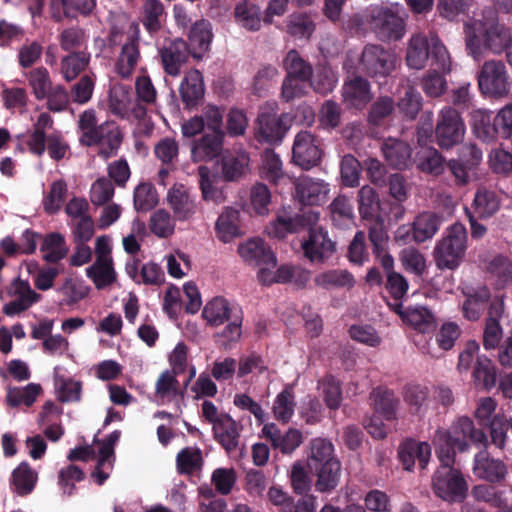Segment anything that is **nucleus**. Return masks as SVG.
Returning <instances> with one entry per match:
<instances>
[{"instance_id": "nucleus-41", "label": "nucleus", "mask_w": 512, "mask_h": 512, "mask_svg": "<svg viewBox=\"0 0 512 512\" xmlns=\"http://www.w3.org/2000/svg\"><path fill=\"white\" fill-rule=\"evenodd\" d=\"M283 63L287 72L286 77L299 79L300 81H311L313 68L310 63L300 56L297 50H290L286 54Z\"/></svg>"}, {"instance_id": "nucleus-23", "label": "nucleus", "mask_w": 512, "mask_h": 512, "mask_svg": "<svg viewBox=\"0 0 512 512\" xmlns=\"http://www.w3.org/2000/svg\"><path fill=\"white\" fill-rule=\"evenodd\" d=\"M238 253L245 262L256 265H276V256L262 239H250L238 247Z\"/></svg>"}, {"instance_id": "nucleus-24", "label": "nucleus", "mask_w": 512, "mask_h": 512, "mask_svg": "<svg viewBox=\"0 0 512 512\" xmlns=\"http://www.w3.org/2000/svg\"><path fill=\"white\" fill-rule=\"evenodd\" d=\"M212 38L213 33L210 22L205 19L196 21L191 26L188 34L189 41L187 43L191 56L196 59H201L209 50Z\"/></svg>"}, {"instance_id": "nucleus-20", "label": "nucleus", "mask_w": 512, "mask_h": 512, "mask_svg": "<svg viewBox=\"0 0 512 512\" xmlns=\"http://www.w3.org/2000/svg\"><path fill=\"white\" fill-rule=\"evenodd\" d=\"M381 151L388 165L394 169L405 170L413 164L412 148L405 141L388 138L383 142Z\"/></svg>"}, {"instance_id": "nucleus-19", "label": "nucleus", "mask_w": 512, "mask_h": 512, "mask_svg": "<svg viewBox=\"0 0 512 512\" xmlns=\"http://www.w3.org/2000/svg\"><path fill=\"white\" fill-rule=\"evenodd\" d=\"M224 132H206L192 143L191 157L193 162L211 161L223 150Z\"/></svg>"}, {"instance_id": "nucleus-48", "label": "nucleus", "mask_w": 512, "mask_h": 512, "mask_svg": "<svg viewBox=\"0 0 512 512\" xmlns=\"http://www.w3.org/2000/svg\"><path fill=\"white\" fill-rule=\"evenodd\" d=\"M177 376L170 370H165L159 375L155 383V395L162 402H170L177 396L182 395Z\"/></svg>"}, {"instance_id": "nucleus-53", "label": "nucleus", "mask_w": 512, "mask_h": 512, "mask_svg": "<svg viewBox=\"0 0 512 512\" xmlns=\"http://www.w3.org/2000/svg\"><path fill=\"white\" fill-rule=\"evenodd\" d=\"M335 460L338 459L334 455V446L330 441L323 438H315L311 441V454L307 460L309 469Z\"/></svg>"}, {"instance_id": "nucleus-46", "label": "nucleus", "mask_w": 512, "mask_h": 512, "mask_svg": "<svg viewBox=\"0 0 512 512\" xmlns=\"http://www.w3.org/2000/svg\"><path fill=\"white\" fill-rule=\"evenodd\" d=\"M32 94L38 100H44L53 86L49 71L45 67H37L25 74Z\"/></svg>"}, {"instance_id": "nucleus-39", "label": "nucleus", "mask_w": 512, "mask_h": 512, "mask_svg": "<svg viewBox=\"0 0 512 512\" xmlns=\"http://www.w3.org/2000/svg\"><path fill=\"white\" fill-rule=\"evenodd\" d=\"M86 275L93 281L97 289H103L116 281L112 259L97 257L94 264L86 269Z\"/></svg>"}, {"instance_id": "nucleus-40", "label": "nucleus", "mask_w": 512, "mask_h": 512, "mask_svg": "<svg viewBox=\"0 0 512 512\" xmlns=\"http://www.w3.org/2000/svg\"><path fill=\"white\" fill-rule=\"evenodd\" d=\"M40 250L44 253L43 259L48 263H57L64 259L68 253L65 238L58 232L46 234Z\"/></svg>"}, {"instance_id": "nucleus-56", "label": "nucleus", "mask_w": 512, "mask_h": 512, "mask_svg": "<svg viewBox=\"0 0 512 512\" xmlns=\"http://www.w3.org/2000/svg\"><path fill=\"white\" fill-rule=\"evenodd\" d=\"M329 211L335 226L342 227L353 220V208L345 195H338L329 205Z\"/></svg>"}, {"instance_id": "nucleus-45", "label": "nucleus", "mask_w": 512, "mask_h": 512, "mask_svg": "<svg viewBox=\"0 0 512 512\" xmlns=\"http://www.w3.org/2000/svg\"><path fill=\"white\" fill-rule=\"evenodd\" d=\"M372 395L375 412L382 416L386 421L395 420L399 400L395 397L394 392L388 389H376Z\"/></svg>"}, {"instance_id": "nucleus-43", "label": "nucleus", "mask_w": 512, "mask_h": 512, "mask_svg": "<svg viewBox=\"0 0 512 512\" xmlns=\"http://www.w3.org/2000/svg\"><path fill=\"white\" fill-rule=\"evenodd\" d=\"M90 54L84 51L71 52L61 60V74L65 81L76 79L88 66Z\"/></svg>"}, {"instance_id": "nucleus-22", "label": "nucleus", "mask_w": 512, "mask_h": 512, "mask_svg": "<svg viewBox=\"0 0 512 512\" xmlns=\"http://www.w3.org/2000/svg\"><path fill=\"white\" fill-rule=\"evenodd\" d=\"M214 439L231 453L239 445L240 429L237 422L227 413H222L220 419L212 426Z\"/></svg>"}, {"instance_id": "nucleus-58", "label": "nucleus", "mask_w": 512, "mask_h": 512, "mask_svg": "<svg viewBox=\"0 0 512 512\" xmlns=\"http://www.w3.org/2000/svg\"><path fill=\"white\" fill-rule=\"evenodd\" d=\"M67 191V184L64 180L54 181L43 199L44 211L49 215L57 213L65 202Z\"/></svg>"}, {"instance_id": "nucleus-59", "label": "nucleus", "mask_w": 512, "mask_h": 512, "mask_svg": "<svg viewBox=\"0 0 512 512\" xmlns=\"http://www.w3.org/2000/svg\"><path fill=\"white\" fill-rule=\"evenodd\" d=\"M429 60L433 70L441 71L442 73L450 72V55L437 36H431Z\"/></svg>"}, {"instance_id": "nucleus-29", "label": "nucleus", "mask_w": 512, "mask_h": 512, "mask_svg": "<svg viewBox=\"0 0 512 512\" xmlns=\"http://www.w3.org/2000/svg\"><path fill=\"white\" fill-rule=\"evenodd\" d=\"M431 37L423 34L413 35L409 41L406 62L410 68L422 69L429 60Z\"/></svg>"}, {"instance_id": "nucleus-15", "label": "nucleus", "mask_w": 512, "mask_h": 512, "mask_svg": "<svg viewBox=\"0 0 512 512\" xmlns=\"http://www.w3.org/2000/svg\"><path fill=\"white\" fill-rule=\"evenodd\" d=\"M159 54L164 71L173 77L180 74L181 67L191 56L188 43L181 38H176L164 44L159 50Z\"/></svg>"}, {"instance_id": "nucleus-54", "label": "nucleus", "mask_w": 512, "mask_h": 512, "mask_svg": "<svg viewBox=\"0 0 512 512\" xmlns=\"http://www.w3.org/2000/svg\"><path fill=\"white\" fill-rule=\"evenodd\" d=\"M134 208L137 212H148L158 204V194L151 183H140L134 190Z\"/></svg>"}, {"instance_id": "nucleus-14", "label": "nucleus", "mask_w": 512, "mask_h": 512, "mask_svg": "<svg viewBox=\"0 0 512 512\" xmlns=\"http://www.w3.org/2000/svg\"><path fill=\"white\" fill-rule=\"evenodd\" d=\"M262 434L270 442L273 449L284 455L292 454L304 441L303 433L296 428H289L282 433L275 423H267L262 428Z\"/></svg>"}, {"instance_id": "nucleus-32", "label": "nucleus", "mask_w": 512, "mask_h": 512, "mask_svg": "<svg viewBox=\"0 0 512 512\" xmlns=\"http://www.w3.org/2000/svg\"><path fill=\"white\" fill-rule=\"evenodd\" d=\"M471 127L476 137L484 142H493L498 139L494 116L491 111L474 110L471 113Z\"/></svg>"}, {"instance_id": "nucleus-38", "label": "nucleus", "mask_w": 512, "mask_h": 512, "mask_svg": "<svg viewBox=\"0 0 512 512\" xmlns=\"http://www.w3.org/2000/svg\"><path fill=\"white\" fill-rule=\"evenodd\" d=\"M239 211L233 208H226L216 221L215 230L217 237L224 243H229L240 236L238 226Z\"/></svg>"}, {"instance_id": "nucleus-42", "label": "nucleus", "mask_w": 512, "mask_h": 512, "mask_svg": "<svg viewBox=\"0 0 512 512\" xmlns=\"http://www.w3.org/2000/svg\"><path fill=\"white\" fill-rule=\"evenodd\" d=\"M440 218L432 212L419 214L413 222V239L422 243L432 238L439 229Z\"/></svg>"}, {"instance_id": "nucleus-5", "label": "nucleus", "mask_w": 512, "mask_h": 512, "mask_svg": "<svg viewBox=\"0 0 512 512\" xmlns=\"http://www.w3.org/2000/svg\"><path fill=\"white\" fill-rule=\"evenodd\" d=\"M467 248V230L461 223H454L434 249V260L441 270H454L459 265Z\"/></svg>"}, {"instance_id": "nucleus-3", "label": "nucleus", "mask_w": 512, "mask_h": 512, "mask_svg": "<svg viewBox=\"0 0 512 512\" xmlns=\"http://www.w3.org/2000/svg\"><path fill=\"white\" fill-rule=\"evenodd\" d=\"M483 19L477 20L466 37L468 53L478 60L485 48L494 54H501L512 42L511 32L504 25L498 23V16L491 8L484 10Z\"/></svg>"}, {"instance_id": "nucleus-44", "label": "nucleus", "mask_w": 512, "mask_h": 512, "mask_svg": "<svg viewBox=\"0 0 512 512\" xmlns=\"http://www.w3.org/2000/svg\"><path fill=\"white\" fill-rule=\"evenodd\" d=\"M260 174L263 179L273 184L284 177L282 160L273 149L267 148L261 154Z\"/></svg>"}, {"instance_id": "nucleus-30", "label": "nucleus", "mask_w": 512, "mask_h": 512, "mask_svg": "<svg viewBox=\"0 0 512 512\" xmlns=\"http://www.w3.org/2000/svg\"><path fill=\"white\" fill-rule=\"evenodd\" d=\"M417 452L422 458L421 469H425L431 457V447L427 442L407 439L399 446L398 457L405 470L411 471L413 469L412 454Z\"/></svg>"}, {"instance_id": "nucleus-11", "label": "nucleus", "mask_w": 512, "mask_h": 512, "mask_svg": "<svg viewBox=\"0 0 512 512\" xmlns=\"http://www.w3.org/2000/svg\"><path fill=\"white\" fill-rule=\"evenodd\" d=\"M322 154L321 141L316 135L306 130L296 134L292 147L294 164L309 170L320 163Z\"/></svg>"}, {"instance_id": "nucleus-13", "label": "nucleus", "mask_w": 512, "mask_h": 512, "mask_svg": "<svg viewBox=\"0 0 512 512\" xmlns=\"http://www.w3.org/2000/svg\"><path fill=\"white\" fill-rule=\"evenodd\" d=\"M473 473L489 484H500L508 476V467L501 459L492 457L487 451H480L474 457Z\"/></svg>"}, {"instance_id": "nucleus-26", "label": "nucleus", "mask_w": 512, "mask_h": 512, "mask_svg": "<svg viewBox=\"0 0 512 512\" xmlns=\"http://www.w3.org/2000/svg\"><path fill=\"white\" fill-rule=\"evenodd\" d=\"M309 470L317 477L315 488L318 492L329 493L338 486L341 474L339 460L328 461Z\"/></svg>"}, {"instance_id": "nucleus-9", "label": "nucleus", "mask_w": 512, "mask_h": 512, "mask_svg": "<svg viewBox=\"0 0 512 512\" xmlns=\"http://www.w3.org/2000/svg\"><path fill=\"white\" fill-rule=\"evenodd\" d=\"M291 125L288 114L278 115L274 108L263 106L256 119V139L261 143L280 144Z\"/></svg>"}, {"instance_id": "nucleus-1", "label": "nucleus", "mask_w": 512, "mask_h": 512, "mask_svg": "<svg viewBox=\"0 0 512 512\" xmlns=\"http://www.w3.org/2000/svg\"><path fill=\"white\" fill-rule=\"evenodd\" d=\"M433 443L441 463L433 476V491L444 501L462 503L468 495V483L462 473L453 467L456 451L466 452L471 445L486 448L487 435L482 429L475 427L471 418L462 416L449 430H436Z\"/></svg>"}, {"instance_id": "nucleus-37", "label": "nucleus", "mask_w": 512, "mask_h": 512, "mask_svg": "<svg viewBox=\"0 0 512 512\" xmlns=\"http://www.w3.org/2000/svg\"><path fill=\"white\" fill-rule=\"evenodd\" d=\"M37 480V472L27 462H21L11 475L13 491L19 496H26L32 493Z\"/></svg>"}, {"instance_id": "nucleus-55", "label": "nucleus", "mask_w": 512, "mask_h": 512, "mask_svg": "<svg viewBox=\"0 0 512 512\" xmlns=\"http://www.w3.org/2000/svg\"><path fill=\"white\" fill-rule=\"evenodd\" d=\"M57 291L65 297L61 304L72 306L86 298L90 289L83 282L69 277L65 279Z\"/></svg>"}, {"instance_id": "nucleus-12", "label": "nucleus", "mask_w": 512, "mask_h": 512, "mask_svg": "<svg viewBox=\"0 0 512 512\" xmlns=\"http://www.w3.org/2000/svg\"><path fill=\"white\" fill-rule=\"evenodd\" d=\"M505 296H497L488 306L483 330V347L486 350L495 349L503 338V328L500 324L505 313Z\"/></svg>"}, {"instance_id": "nucleus-6", "label": "nucleus", "mask_w": 512, "mask_h": 512, "mask_svg": "<svg viewBox=\"0 0 512 512\" xmlns=\"http://www.w3.org/2000/svg\"><path fill=\"white\" fill-rule=\"evenodd\" d=\"M365 23L382 42L401 40L405 35V21L397 11L382 5L371 7L365 15Z\"/></svg>"}, {"instance_id": "nucleus-4", "label": "nucleus", "mask_w": 512, "mask_h": 512, "mask_svg": "<svg viewBox=\"0 0 512 512\" xmlns=\"http://www.w3.org/2000/svg\"><path fill=\"white\" fill-rule=\"evenodd\" d=\"M78 127L81 131V145L99 146V155L105 159L117 154L123 141V134L116 122L105 121L98 124L95 110L88 109L80 114Z\"/></svg>"}, {"instance_id": "nucleus-64", "label": "nucleus", "mask_w": 512, "mask_h": 512, "mask_svg": "<svg viewBox=\"0 0 512 512\" xmlns=\"http://www.w3.org/2000/svg\"><path fill=\"white\" fill-rule=\"evenodd\" d=\"M149 227L154 235L167 238L173 234L175 225L169 212L159 209L150 217Z\"/></svg>"}, {"instance_id": "nucleus-10", "label": "nucleus", "mask_w": 512, "mask_h": 512, "mask_svg": "<svg viewBox=\"0 0 512 512\" xmlns=\"http://www.w3.org/2000/svg\"><path fill=\"white\" fill-rule=\"evenodd\" d=\"M395 54L378 44H367L361 53L359 69L368 76H388L395 68Z\"/></svg>"}, {"instance_id": "nucleus-60", "label": "nucleus", "mask_w": 512, "mask_h": 512, "mask_svg": "<svg viewBox=\"0 0 512 512\" xmlns=\"http://www.w3.org/2000/svg\"><path fill=\"white\" fill-rule=\"evenodd\" d=\"M324 396V402L331 410H336L342 402V389L340 381L332 375L325 376L319 382Z\"/></svg>"}, {"instance_id": "nucleus-28", "label": "nucleus", "mask_w": 512, "mask_h": 512, "mask_svg": "<svg viewBox=\"0 0 512 512\" xmlns=\"http://www.w3.org/2000/svg\"><path fill=\"white\" fill-rule=\"evenodd\" d=\"M140 59L139 43L137 36H131L121 48L116 62V70L122 78H129Z\"/></svg>"}, {"instance_id": "nucleus-47", "label": "nucleus", "mask_w": 512, "mask_h": 512, "mask_svg": "<svg viewBox=\"0 0 512 512\" xmlns=\"http://www.w3.org/2000/svg\"><path fill=\"white\" fill-rule=\"evenodd\" d=\"M500 207V201L494 191L485 188L478 189L474 200V213L479 218H489L494 215Z\"/></svg>"}, {"instance_id": "nucleus-50", "label": "nucleus", "mask_w": 512, "mask_h": 512, "mask_svg": "<svg viewBox=\"0 0 512 512\" xmlns=\"http://www.w3.org/2000/svg\"><path fill=\"white\" fill-rule=\"evenodd\" d=\"M295 406V397L292 389L285 387L273 402L272 410L275 419L283 424H287L294 414Z\"/></svg>"}, {"instance_id": "nucleus-8", "label": "nucleus", "mask_w": 512, "mask_h": 512, "mask_svg": "<svg viewBox=\"0 0 512 512\" xmlns=\"http://www.w3.org/2000/svg\"><path fill=\"white\" fill-rule=\"evenodd\" d=\"M477 80L480 92L494 99L507 97L512 86L506 66L500 60L485 61L478 73Z\"/></svg>"}, {"instance_id": "nucleus-49", "label": "nucleus", "mask_w": 512, "mask_h": 512, "mask_svg": "<svg viewBox=\"0 0 512 512\" xmlns=\"http://www.w3.org/2000/svg\"><path fill=\"white\" fill-rule=\"evenodd\" d=\"M142 9V24L145 29L150 34L158 32L165 15L163 3L160 0H145Z\"/></svg>"}, {"instance_id": "nucleus-61", "label": "nucleus", "mask_w": 512, "mask_h": 512, "mask_svg": "<svg viewBox=\"0 0 512 512\" xmlns=\"http://www.w3.org/2000/svg\"><path fill=\"white\" fill-rule=\"evenodd\" d=\"M315 30V24L311 18L305 14H293L287 21V32L295 38H309Z\"/></svg>"}, {"instance_id": "nucleus-27", "label": "nucleus", "mask_w": 512, "mask_h": 512, "mask_svg": "<svg viewBox=\"0 0 512 512\" xmlns=\"http://www.w3.org/2000/svg\"><path fill=\"white\" fill-rule=\"evenodd\" d=\"M344 100L355 108H363L371 100L370 84L361 76L345 82L343 86Z\"/></svg>"}, {"instance_id": "nucleus-31", "label": "nucleus", "mask_w": 512, "mask_h": 512, "mask_svg": "<svg viewBox=\"0 0 512 512\" xmlns=\"http://www.w3.org/2000/svg\"><path fill=\"white\" fill-rule=\"evenodd\" d=\"M413 164L424 173L440 175L445 168V159L442 154L433 147H420L415 153Z\"/></svg>"}, {"instance_id": "nucleus-52", "label": "nucleus", "mask_w": 512, "mask_h": 512, "mask_svg": "<svg viewBox=\"0 0 512 512\" xmlns=\"http://www.w3.org/2000/svg\"><path fill=\"white\" fill-rule=\"evenodd\" d=\"M202 464V451L198 447H185L177 454L176 467L179 474L190 475L200 469Z\"/></svg>"}, {"instance_id": "nucleus-21", "label": "nucleus", "mask_w": 512, "mask_h": 512, "mask_svg": "<svg viewBox=\"0 0 512 512\" xmlns=\"http://www.w3.org/2000/svg\"><path fill=\"white\" fill-rule=\"evenodd\" d=\"M329 185L323 180L301 177L296 184V193L300 202L306 206H318L325 202Z\"/></svg>"}, {"instance_id": "nucleus-33", "label": "nucleus", "mask_w": 512, "mask_h": 512, "mask_svg": "<svg viewBox=\"0 0 512 512\" xmlns=\"http://www.w3.org/2000/svg\"><path fill=\"white\" fill-rule=\"evenodd\" d=\"M250 162L249 154L239 150L222 158V174L226 181H238L245 176Z\"/></svg>"}, {"instance_id": "nucleus-2", "label": "nucleus", "mask_w": 512, "mask_h": 512, "mask_svg": "<svg viewBox=\"0 0 512 512\" xmlns=\"http://www.w3.org/2000/svg\"><path fill=\"white\" fill-rule=\"evenodd\" d=\"M320 214L312 208L302 209L293 216L277 215L269 234L282 239L287 234L307 230V237L301 241L303 255L311 263H325L336 251V243L328 232L318 226Z\"/></svg>"}, {"instance_id": "nucleus-18", "label": "nucleus", "mask_w": 512, "mask_h": 512, "mask_svg": "<svg viewBox=\"0 0 512 512\" xmlns=\"http://www.w3.org/2000/svg\"><path fill=\"white\" fill-rule=\"evenodd\" d=\"M167 202L177 221H187L197 211L195 199L183 184H174L168 190Z\"/></svg>"}, {"instance_id": "nucleus-57", "label": "nucleus", "mask_w": 512, "mask_h": 512, "mask_svg": "<svg viewBox=\"0 0 512 512\" xmlns=\"http://www.w3.org/2000/svg\"><path fill=\"white\" fill-rule=\"evenodd\" d=\"M489 272L496 278V287L503 289L512 283V261L498 255L492 259L488 267Z\"/></svg>"}, {"instance_id": "nucleus-34", "label": "nucleus", "mask_w": 512, "mask_h": 512, "mask_svg": "<svg viewBox=\"0 0 512 512\" xmlns=\"http://www.w3.org/2000/svg\"><path fill=\"white\" fill-rule=\"evenodd\" d=\"M386 202H380L377 192L369 185H364L358 191V210L365 220H372L381 216Z\"/></svg>"}, {"instance_id": "nucleus-7", "label": "nucleus", "mask_w": 512, "mask_h": 512, "mask_svg": "<svg viewBox=\"0 0 512 512\" xmlns=\"http://www.w3.org/2000/svg\"><path fill=\"white\" fill-rule=\"evenodd\" d=\"M466 126L461 114L451 106L443 107L437 116L434 128V141L444 150L462 143Z\"/></svg>"}, {"instance_id": "nucleus-36", "label": "nucleus", "mask_w": 512, "mask_h": 512, "mask_svg": "<svg viewBox=\"0 0 512 512\" xmlns=\"http://www.w3.org/2000/svg\"><path fill=\"white\" fill-rule=\"evenodd\" d=\"M314 283L325 290L350 289L354 286L355 279L348 270L330 269L317 274L314 278Z\"/></svg>"}, {"instance_id": "nucleus-25", "label": "nucleus", "mask_w": 512, "mask_h": 512, "mask_svg": "<svg viewBox=\"0 0 512 512\" xmlns=\"http://www.w3.org/2000/svg\"><path fill=\"white\" fill-rule=\"evenodd\" d=\"M240 312L241 309L231 306L227 299L218 296L205 305L202 316L210 326L218 327Z\"/></svg>"}, {"instance_id": "nucleus-16", "label": "nucleus", "mask_w": 512, "mask_h": 512, "mask_svg": "<svg viewBox=\"0 0 512 512\" xmlns=\"http://www.w3.org/2000/svg\"><path fill=\"white\" fill-rule=\"evenodd\" d=\"M465 300L462 303L461 311L463 317L468 321H478L488 306L500 294L492 295L487 286L468 289L464 292ZM501 296H503L501 294Z\"/></svg>"}, {"instance_id": "nucleus-51", "label": "nucleus", "mask_w": 512, "mask_h": 512, "mask_svg": "<svg viewBox=\"0 0 512 512\" xmlns=\"http://www.w3.org/2000/svg\"><path fill=\"white\" fill-rule=\"evenodd\" d=\"M472 377L476 386L490 389L496 384V369L486 356H478L474 365Z\"/></svg>"}, {"instance_id": "nucleus-62", "label": "nucleus", "mask_w": 512, "mask_h": 512, "mask_svg": "<svg viewBox=\"0 0 512 512\" xmlns=\"http://www.w3.org/2000/svg\"><path fill=\"white\" fill-rule=\"evenodd\" d=\"M398 108L404 117L414 120L422 108L421 94L413 87H408L398 102Z\"/></svg>"}, {"instance_id": "nucleus-17", "label": "nucleus", "mask_w": 512, "mask_h": 512, "mask_svg": "<svg viewBox=\"0 0 512 512\" xmlns=\"http://www.w3.org/2000/svg\"><path fill=\"white\" fill-rule=\"evenodd\" d=\"M205 85L202 73L197 69L187 71L179 85L180 99L185 109L197 108L204 98Z\"/></svg>"}, {"instance_id": "nucleus-35", "label": "nucleus", "mask_w": 512, "mask_h": 512, "mask_svg": "<svg viewBox=\"0 0 512 512\" xmlns=\"http://www.w3.org/2000/svg\"><path fill=\"white\" fill-rule=\"evenodd\" d=\"M235 22L248 31H258L261 28V10L253 2L244 0L239 2L234 8Z\"/></svg>"}, {"instance_id": "nucleus-63", "label": "nucleus", "mask_w": 512, "mask_h": 512, "mask_svg": "<svg viewBox=\"0 0 512 512\" xmlns=\"http://www.w3.org/2000/svg\"><path fill=\"white\" fill-rule=\"evenodd\" d=\"M360 162L351 154L344 155L340 162L341 180L346 187H356L360 180Z\"/></svg>"}]
</instances>
